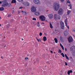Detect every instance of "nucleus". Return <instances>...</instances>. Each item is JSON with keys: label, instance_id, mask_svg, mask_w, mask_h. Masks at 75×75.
Segmentation results:
<instances>
[{"label": "nucleus", "instance_id": "a19ab883", "mask_svg": "<svg viewBox=\"0 0 75 75\" xmlns=\"http://www.w3.org/2000/svg\"><path fill=\"white\" fill-rule=\"evenodd\" d=\"M60 46L61 47H62L63 46H62V44H60Z\"/></svg>", "mask_w": 75, "mask_h": 75}, {"label": "nucleus", "instance_id": "f3484780", "mask_svg": "<svg viewBox=\"0 0 75 75\" xmlns=\"http://www.w3.org/2000/svg\"><path fill=\"white\" fill-rule=\"evenodd\" d=\"M65 57H66V59H68V60H69V59L68 57V56H67V54H65Z\"/></svg>", "mask_w": 75, "mask_h": 75}, {"label": "nucleus", "instance_id": "2eb2a0df", "mask_svg": "<svg viewBox=\"0 0 75 75\" xmlns=\"http://www.w3.org/2000/svg\"><path fill=\"white\" fill-rule=\"evenodd\" d=\"M72 70H70V71H68V75H70V73H72Z\"/></svg>", "mask_w": 75, "mask_h": 75}, {"label": "nucleus", "instance_id": "49530a36", "mask_svg": "<svg viewBox=\"0 0 75 75\" xmlns=\"http://www.w3.org/2000/svg\"><path fill=\"white\" fill-rule=\"evenodd\" d=\"M24 13H25V14H27V13L26 12H25Z\"/></svg>", "mask_w": 75, "mask_h": 75}, {"label": "nucleus", "instance_id": "7ed1b4c3", "mask_svg": "<svg viewBox=\"0 0 75 75\" xmlns=\"http://www.w3.org/2000/svg\"><path fill=\"white\" fill-rule=\"evenodd\" d=\"M64 13V10L62 8H60L58 11V14L59 15H61L62 14Z\"/></svg>", "mask_w": 75, "mask_h": 75}, {"label": "nucleus", "instance_id": "13d9d810", "mask_svg": "<svg viewBox=\"0 0 75 75\" xmlns=\"http://www.w3.org/2000/svg\"><path fill=\"white\" fill-rule=\"evenodd\" d=\"M6 45H5V46H4V48H5V47H6Z\"/></svg>", "mask_w": 75, "mask_h": 75}, {"label": "nucleus", "instance_id": "4c0bfd02", "mask_svg": "<svg viewBox=\"0 0 75 75\" xmlns=\"http://www.w3.org/2000/svg\"><path fill=\"white\" fill-rule=\"evenodd\" d=\"M65 64L66 65H68V64H67V63L66 62H65Z\"/></svg>", "mask_w": 75, "mask_h": 75}, {"label": "nucleus", "instance_id": "4be33fe9", "mask_svg": "<svg viewBox=\"0 0 75 75\" xmlns=\"http://www.w3.org/2000/svg\"><path fill=\"white\" fill-rule=\"evenodd\" d=\"M50 27L51 28H53V27H52V23H50Z\"/></svg>", "mask_w": 75, "mask_h": 75}, {"label": "nucleus", "instance_id": "c756f323", "mask_svg": "<svg viewBox=\"0 0 75 75\" xmlns=\"http://www.w3.org/2000/svg\"><path fill=\"white\" fill-rule=\"evenodd\" d=\"M33 20H35L36 21V18H33Z\"/></svg>", "mask_w": 75, "mask_h": 75}, {"label": "nucleus", "instance_id": "cd10ccee", "mask_svg": "<svg viewBox=\"0 0 75 75\" xmlns=\"http://www.w3.org/2000/svg\"><path fill=\"white\" fill-rule=\"evenodd\" d=\"M42 33H40L39 34V35L40 36H42Z\"/></svg>", "mask_w": 75, "mask_h": 75}, {"label": "nucleus", "instance_id": "c03bdc74", "mask_svg": "<svg viewBox=\"0 0 75 75\" xmlns=\"http://www.w3.org/2000/svg\"><path fill=\"white\" fill-rule=\"evenodd\" d=\"M23 8V7H21L19 8V9H21Z\"/></svg>", "mask_w": 75, "mask_h": 75}, {"label": "nucleus", "instance_id": "ea45409f", "mask_svg": "<svg viewBox=\"0 0 75 75\" xmlns=\"http://www.w3.org/2000/svg\"><path fill=\"white\" fill-rule=\"evenodd\" d=\"M65 50L66 51H67V48H65Z\"/></svg>", "mask_w": 75, "mask_h": 75}, {"label": "nucleus", "instance_id": "c9c22d12", "mask_svg": "<svg viewBox=\"0 0 75 75\" xmlns=\"http://www.w3.org/2000/svg\"><path fill=\"white\" fill-rule=\"evenodd\" d=\"M25 60H27V59H28V57H26L25 58Z\"/></svg>", "mask_w": 75, "mask_h": 75}, {"label": "nucleus", "instance_id": "9b49d317", "mask_svg": "<svg viewBox=\"0 0 75 75\" xmlns=\"http://www.w3.org/2000/svg\"><path fill=\"white\" fill-rule=\"evenodd\" d=\"M48 17L50 19H51L53 18V15L52 14H50L48 16Z\"/></svg>", "mask_w": 75, "mask_h": 75}, {"label": "nucleus", "instance_id": "bf43d9fd", "mask_svg": "<svg viewBox=\"0 0 75 75\" xmlns=\"http://www.w3.org/2000/svg\"><path fill=\"white\" fill-rule=\"evenodd\" d=\"M1 24H0V27H1Z\"/></svg>", "mask_w": 75, "mask_h": 75}, {"label": "nucleus", "instance_id": "bb28decb", "mask_svg": "<svg viewBox=\"0 0 75 75\" xmlns=\"http://www.w3.org/2000/svg\"><path fill=\"white\" fill-rule=\"evenodd\" d=\"M67 3H69V4H71V3H70V1H69V0H68L67 1Z\"/></svg>", "mask_w": 75, "mask_h": 75}, {"label": "nucleus", "instance_id": "6ab92c4d", "mask_svg": "<svg viewBox=\"0 0 75 75\" xmlns=\"http://www.w3.org/2000/svg\"><path fill=\"white\" fill-rule=\"evenodd\" d=\"M54 40L55 43H58V40H57V38H55L54 39Z\"/></svg>", "mask_w": 75, "mask_h": 75}, {"label": "nucleus", "instance_id": "5fc2aeb1", "mask_svg": "<svg viewBox=\"0 0 75 75\" xmlns=\"http://www.w3.org/2000/svg\"><path fill=\"white\" fill-rule=\"evenodd\" d=\"M38 24H40V23L38 22Z\"/></svg>", "mask_w": 75, "mask_h": 75}, {"label": "nucleus", "instance_id": "b1692460", "mask_svg": "<svg viewBox=\"0 0 75 75\" xmlns=\"http://www.w3.org/2000/svg\"><path fill=\"white\" fill-rule=\"evenodd\" d=\"M19 2H21V3H23V0H17Z\"/></svg>", "mask_w": 75, "mask_h": 75}, {"label": "nucleus", "instance_id": "412c9836", "mask_svg": "<svg viewBox=\"0 0 75 75\" xmlns=\"http://www.w3.org/2000/svg\"><path fill=\"white\" fill-rule=\"evenodd\" d=\"M67 22H68V21L67 20V19L66 18L65 20V23L66 24V25H67Z\"/></svg>", "mask_w": 75, "mask_h": 75}, {"label": "nucleus", "instance_id": "864d4df0", "mask_svg": "<svg viewBox=\"0 0 75 75\" xmlns=\"http://www.w3.org/2000/svg\"><path fill=\"white\" fill-rule=\"evenodd\" d=\"M1 58L3 59V57H1Z\"/></svg>", "mask_w": 75, "mask_h": 75}, {"label": "nucleus", "instance_id": "a211bd4d", "mask_svg": "<svg viewBox=\"0 0 75 75\" xmlns=\"http://www.w3.org/2000/svg\"><path fill=\"white\" fill-rule=\"evenodd\" d=\"M11 3H16V0H12L11 2Z\"/></svg>", "mask_w": 75, "mask_h": 75}, {"label": "nucleus", "instance_id": "f8f14e48", "mask_svg": "<svg viewBox=\"0 0 75 75\" xmlns=\"http://www.w3.org/2000/svg\"><path fill=\"white\" fill-rule=\"evenodd\" d=\"M75 47L74 46H73L71 48H70V50L71 51H74V49H75Z\"/></svg>", "mask_w": 75, "mask_h": 75}, {"label": "nucleus", "instance_id": "338daca9", "mask_svg": "<svg viewBox=\"0 0 75 75\" xmlns=\"http://www.w3.org/2000/svg\"><path fill=\"white\" fill-rule=\"evenodd\" d=\"M47 11H48V10H47Z\"/></svg>", "mask_w": 75, "mask_h": 75}, {"label": "nucleus", "instance_id": "423d86ee", "mask_svg": "<svg viewBox=\"0 0 75 75\" xmlns=\"http://www.w3.org/2000/svg\"><path fill=\"white\" fill-rule=\"evenodd\" d=\"M60 16L58 15H57V14H55L54 15V19L55 20H57V19H59L60 20Z\"/></svg>", "mask_w": 75, "mask_h": 75}, {"label": "nucleus", "instance_id": "e433bc0d", "mask_svg": "<svg viewBox=\"0 0 75 75\" xmlns=\"http://www.w3.org/2000/svg\"><path fill=\"white\" fill-rule=\"evenodd\" d=\"M69 7H71L72 6V5H71V4H70L68 5Z\"/></svg>", "mask_w": 75, "mask_h": 75}, {"label": "nucleus", "instance_id": "69168bd1", "mask_svg": "<svg viewBox=\"0 0 75 75\" xmlns=\"http://www.w3.org/2000/svg\"><path fill=\"white\" fill-rule=\"evenodd\" d=\"M1 19V17L0 16V20Z\"/></svg>", "mask_w": 75, "mask_h": 75}, {"label": "nucleus", "instance_id": "6e6d98bb", "mask_svg": "<svg viewBox=\"0 0 75 75\" xmlns=\"http://www.w3.org/2000/svg\"><path fill=\"white\" fill-rule=\"evenodd\" d=\"M52 49H53V50H54V48L52 47Z\"/></svg>", "mask_w": 75, "mask_h": 75}, {"label": "nucleus", "instance_id": "052dcab7", "mask_svg": "<svg viewBox=\"0 0 75 75\" xmlns=\"http://www.w3.org/2000/svg\"><path fill=\"white\" fill-rule=\"evenodd\" d=\"M36 39H37V37H36Z\"/></svg>", "mask_w": 75, "mask_h": 75}, {"label": "nucleus", "instance_id": "c85d7f7f", "mask_svg": "<svg viewBox=\"0 0 75 75\" xmlns=\"http://www.w3.org/2000/svg\"><path fill=\"white\" fill-rule=\"evenodd\" d=\"M72 31L73 32H75V29H72Z\"/></svg>", "mask_w": 75, "mask_h": 75}, {"label": "nucleus", "instance_id": "f03ea898", "mask_svg": "<svg viewBox=\"0 0 75 75\" xmlns=\"http://www.w3.org/2000/svg\"><path fill=\"white\" fill-rule=\"evenodd\" d=\"M54 9L55 11H58V9L59 8V5L57 4V3H56L55 5L54 6Z\"/></svg>", "mask_w": 75, "mask_h": 75}, {"label": "nucleus", "instance_id": "a18cd8bd", "mask_svg": "<svg viewBox=\"0 0 75 75\" xmlns=\"http://www.w3.org/2000/svg\"><path fill=\"white\" fill-rule=\"evenodd\" d=\"M21 12H22V13H25V11H21Z\"/></svg>", "mask_w": 75, "mask_h": 75}, {"label": "nucleus", "instance_id": "20e7f679", "mask_svg": "<svg viewBox=\"0 0 75 75\" xmlns=\"http://www.w3.org/2000/svg\"><path fill=\"white\" fill-rule=\"evenodd\" d=\"M60 27L61 29L64 30V23L62 21H61L60 22Z\"/></svg>", "mask_w": 75, "mask_h": 75}, {"label": "nucleus", "instance_id": "2f4dec72", "mask_svg": "<svg viewBox=\"0 0 75 75\" xmlns=\"http://www.w3.org/2000/svg\"><path fill=\"white\" fill-rule=\"evenodd\" d=\"M66 26H67V27L68 28V29H69V25H66Z\"/></svg>", "mask_w": 75, "mask_h": 75}, {"label": "nucleus", "instance_id": "f257e3e1", "mask_svg": "<svg viewBox=\"0 0 75 75\" xmlns=\"http://www.w3.org/2000/svg\"><path fill=\"white\" fill-rule=\"evenodd\" d=\"M7 2V0H4L2 1V2L3 4L1 5V6L5 7H7V6H8V7H10V6H11V3H9V4H8Z\"/></svg>", "mask_w": 75, "mask_h": 75}, {"label": "nucleus", "instance_id": "8fccbe9b", "mask_svg": "<svg viewBox=\"0 0 75 75\" xmlns=\"http://www.w3.org/2000/svg\"><path fill=\"white\" fill-rule=\"evenodd\" d=\"M62 37H60V40H62Z\"/></svg>", "mask_w": 75, "mask_h": 75}, {"label": "nucleus", "instance_id": "de8ad7c7", "mask_svg": "<svg viewBox=\"0 0 75 75\" xmlns=\"http://www.w3.org/2000/svg\"><path fill=\"white\" fill-rule=\"evenodd\" d=\"M70 9H72V6L70 7Z\"/></svg>", "mask_w": 75, "mask_h": 75}, {"label": "nucleus", "instance_id": "a878e982", "mask_svg": "<svg viewBox=\"0 0 75 75\" xmlns=\"http://www.w3.org/2000/svg\"><path fill=\"white\" fill-rule=\"evenodd\" d=\"M58 52L59 53H61L62 52V51H61V50L59 49V50Z\"/></svg>", "mask_w": 75, "mask_h": 75}, {"label": "nucleus", "instance_id": "e2e57ef3", "mask_svg": "<svg viewBox=\"0 0 75 75\" xmlns=\"http://www.w3.org/2000/svg\"><path fill=\"white\" fill-rule=\"evenodd\" d=\"M39 40H41V38H40V39H39Z\"/></svg>", "mask_w": 75, "mask_h": 75}, {"label": "nucleus", "instance_id": "37998d69", "mask_svg": "<svg viewBox=\"0 0 75 75\" xmlns=\"http://www.w3.org/2000/svg\"><path fill=\"white\" fill-rule=\"evenodd\" d=\"M18 14H20V13H21V12L20 11H18Z\"/></svg>", "mask_w": 75, "mask_h": 75}, {"label": "nucleus", "instance_id": "09e8293b", "mask_svg": "<svg viewBox=\"0 0 75 75\" xmlns=\"http://www.w3.org/2000/svg\"><path fill=\"white\" fill-rule=\"evenodd\" d=\"M50 52H51V53H53V52H52V51H51Z\"/></svg>", "mask_w": 75, "mask_h": 75}, {"label": "nucleus", "instance_id": "9d476101", "mask_svg": "<svg viewBox=\"0 0 75 75\" xmlns=\"http://www.w3.org/2000/svg\"><path fill=\"white\" fill-rule=\"evenodd\" d=\"M23 4L24 6H29L30 5V4L27 2H25L23 3Z\"/></svg>", "mask_w": 75, "mask_h": 75}, {"label": "nucleus", "instance_id": "680f3d73", "mask_svg": "<svg viewBox=\"0 0 75 75\" xmlns=\"http://www.w3.org/2000/svg\"><path fill=\"white\" fill-rule=\"evenodd\" d=\"M48 62H47V63H48Z\"/></svg>", "mask_w": 75, "mask_h": 75}, {"label": "nucleus", "instance_id": "7c9ffc66", "mask_svg": "<svg viewBox=\"0 0 75 75\" xmlns=\"http://www.w3.org/2000/svg\"><path fill=\"white\" fill-rule=\"evenodd\" d=\"M36 60L37 61V62H39V60H38V58H37L36 59Z\"/></svg>", "mask_w": 75, "mask_h": 75}, {"label": "nucleus", "instance_id": "473e14b6", "mask_svg": "<svg viewBox=\"0 0 75 75\" xmlns=\"http://www.w3.org/2000/svg\"><path fill=\"white\" fill-rule=\"evenodd\" d=\"M61 47L63 50H64V46H62Z\"/></svg>", "mask_w": 75, "mask_h": 75}, {"label": "nucleus", "instance_id": "39448f33", "mask_svg": "<svg viewBox=\"0 0 75 75\" xmlns=\"http://www.w3.org/2000/svg\"><path fill=\"white\" fill-rule=\"evenodd\" d=\"M39 18L42 21H44L45 20V17L43 15H42L40 16Z\"/></svg>", "mask_w": 75, "mask_h": 75}, {"label": "nucleus", "instance_id": "dca6fc26", "mask_svg": "<svg viewBox=\"0 0 75 75\" xmlns=\"http://www.w3.org/2000/svg\"><path fill=\"white\" fill-rule=\"evenodd\" d=\"M4 10V8L3 7H2L0 8V11H2Z\"/></svg>", "mask_w": 75, "mask_h": 75}, {"label": "nucleus", "instance_id": "393cba45", "mask_svg": "<svg viewBox=\"0 0 75 75\" xmlns=\"http://www.w3.org/2000/svg\"><path fill=\"white\" fill-rule=\"evenodd\" d=\"M61 55L63 57H65V55H64V53H62L61 54Z\"/></svg>", "mask_w": 75, "mask_h": 75}, {"label": "nucleus", "instance_id": "6e6552de", "mask_svg": "<svg viewBox=\"0 0 75 75\" xmlns=\"http://www.w3.org/2000/svg\"><path fill=\"white\" fill-rule=\"evenodd\" d=\"M68 40L69 42H73V38L71 36L69 37L68 38Z\"/></svg>", "mask_w": 75, "mask_h": 75}, {"label": "nucleus", "instance_id": "4d7b16f0", "mask_svg": "<svg viewBox=\"0 0 75 75\" xmlns=\"http://www.w3.org/2000/svg\"><path fill=\"white\" fill-rule=\"evenodd\" d=\"M42 24H44V23H42Z\"/></svg>", "mask_w": 75, "mask_h": 75}, {"label": "nucleus", "instance_id": "72a5a7b5", "mask_svg": "<svg viewBox=\"0 0 75 75\" xmlns=\"http://www.w3.org/2000/svg\"><path fill=\"white\" fill-rule=\"evenodd\" d=\"M11 17V14H9L8 15V17Z\"/></svg>", "mask_w": 75, "mask_h": 75}, {"label": "nucleus", "instance_id": "4468645a", "mask_svg": "<svg viewBox=\"0 0 75 75\" xmlns=\"http://www.w3.org/2000/svg\"><path fill=\"white\" fill-rule=\"evenodd\" d=\"M35 16H37L40 15V13L38 12H36L35 13Z\"/></svg>", "mask_w": 75, "mask_h": 75}, {"label": "nucleus", "instance_id": "0e129e2a", "mask_svg": "<svg viewBox=\"0 0 75 75\" xmlns=\"http://www.w3.org/2000/svg\"><path fill=\"white\" fill-rule=\"evenodd\" d=\"M22 40H23V38H22Z\"/></svg>", "mask_w": 75, "mask_h": 75}, {"label": "nucleus", "instance_id": "774afa93", "mask_svg": "<svg viewBox=\"0 0 75 75\" xmlns=\"http://www.w3.org/2000/svg\"><path fill=\"white\" fill-rule=\"evenodd\" d=\"M40 42L41 41V40H40Z\"/></svg>", "mask_w": 75, "mask_h": 75}, {"label": "nucleus", "instance_id": "3c124183", "mask_svg": "<svg viewBox=\"0 0 75 75\" xmlns=\"http://www.w3.org/2000/svg\"><path fill=\"white\" fill-rule=\"evenodd\" d=\"M70 58L71 59H72V57H70Z\"/></svg>", "mask_w": 75, "mask_h": 75}, {"label": "nucleus", "instance_id": "603ef678", "mask_svg": "<svg viewBox=\"0 0 75 75\" xmlns=\"http://www.w3.org/2000/svg\"><path fill=\"white\" fill-rule=\"evenodd\" d=\"M2 3V2H1V1H0V4H1Z\"/></svg>", "mask_w": 75, "mask_h": 75}, {"label": "nucleus", "instance_id": "79ce46f5", "mask_svg": "<svg viewBox=\"0 0 75 75\" xmlns=\"http://www.w3.org/2000/svg\"><path fill=\"white\" fill-rule=\"evenodd\" d=\"M37 40H38V42H40V40H39V39H37Z\"/></svg>", "mask_w": 75, "mask_h": 75}, {"label": "nucleus", "instance_id": "5701e85b", "mask_svg": "<svg viewBox=\"0 0 75 75\" xmlns=\"http://www.w3.org/2000/svg\"><path fill=\"white\" fill-rule=\"evenodd\" d=\"M70 13H71V11L68 10L67 12V15H69V14H70Z\"/></svg>", "mask_w": 75, "mask_h": 75}, {"label": "nucleus", "instance_id": "0eeeda50", "mask_svg": "<svg viewBox=\"0 0 75 75\" xmlns=\"http://www.w3.org/2000/svg\"><path fill=\"white\" fill-rule=\"evenodd\" d=\"M30 10L32 13H34V12H35L37 11V9L35 7H32L31 8Z\"/></svg>", "mask_w": 75, "mask_h": 75}, {"label": "nucleus", "instance_id": "58836bf2", "mask_svg": "<svg viewBox=\"0 0 75 75\" xmlns=\"http://www.w3.org/2000/svg\"><path fill=\"white\" fill-rule=\"evenodd\" d=\"M60 1L61 2H63V1H64V0H60Z\"/></svg>", "mask_w": 75, "mask_h": 75}, {"label": "nucleus", "instance_id": "ddd939ff", "mask_svg": "<svg viewBox=\"0 0 75 75\" xmlns=\"http://www.w3.org/2000/svg\"><path fill=\"white\" fill-rule=\"evenodd\" d=\"M64 36H67L68 35V33L67 31H65L64 33Z\"/></svg>", "mask_w": 75, "mask_h": 75}, {"label": "nucleus", "instance_id": "aec40b11", "mask_svg": "<svg viewBox=\"0 0 75 75\" xmlns=\"http://www.w3.org/2000/svg\"><path fill=\"white\" fill-rule=\"evenodd\" d=\"M43 40L44 41H46V40H47V37L45 36L43 37Z\"/></svg>", "mask_w": 75, "mask_h": 75}, {"label": "nucleus", "instance_id": "1a4fd4ad", "mask_svg": "<svg viewBox=\"0 0 75 75\" xmlns=\"http://www.w3.org/2000/svg\"><path fill=\"white\" fill-rule=\"evenodd\" d=\"M33 1L35 4H40V1L39 0H34Z\"/></svg>", "mask_w": 75, "mask_h": 75}, {"label": "nucleus", "instance_id": "f704fd0d", "mask_svg": "<svg viewBox=\"0 0 75 75\" xmlns=\"http://www.w3.org/2000/svg\"><path fill=\"white\" fill-rule=\"evenodd\" d=\"M38 27H39L40 26V24H38L37 25Z\"/></svg>", "mask_w": 75, "mask_h": 75}]
</instances>
